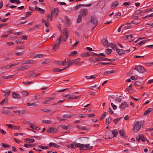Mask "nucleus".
Masks as SVG:
<instances>
[{
    "label": "nucleus",
    "instance_id": "f257e3e1",
    "mask_svg": "<svg viewBox=\"0 0 153 153\" xmlns=\"http://www.w3.org/2000/svg\"><path fill=\"white\" fill-rule=\"evenodd\" d=\"M62 40V35H61L60 37L58 38L55 43L52 45L53 51H55L56 50L58 49L59 48V45Z\"/></svg>",
    "mask_w": 153,
    "mask_h": 153
},
{
    "label": "nucleus",
    "instance_id": "f03ea898",
    "mask_svg": "<svg viewBox=\"0 0 153 153\" xmlns=\"http://www.w3.org/2000/svg\"><path fill=\"white\" fill-rule=\"evenodd\" d=\"M144 121L143 122L136 121L135 123V125L134 127L133 130L135 132H137L140 128L141 127V124L143 122H144Z\"/></svg>",
    "mask_w": 153,
    "mask_h": 153
},
{
    "label": "nucleus",
    "instance_id": "7ed1b4c3",
    "mask_svg": "<svg viewBox=\"0 0 153 153\" xmlns=\"http://www.w3.org/2000/svg\"><path fill=\"white\" fill-rule=\"evenodd\" d=\"M81 150H84L86 149H91L93 148V146H91L89 144H82V146H81Z\"/></svg>",
    "mask_w": 153,
    "mask_h": 153
},
{
    "label": "nucleus",
    "instance_id": "20e7f679",
    "mask_svg": "<svg viewBox=\"0 0 153 153\" xmlns=\"http://www.w3.org/2000/svg\"><path fill=\"white\" fill-rule=\"evenodd\" d=\"M134 69L140 73H144L146 71V69L141 65L136 66L134 68Z\"/></svg>",
    "mask_w": 153,
    "mask_h": 153
},
{
    "label": "nucleus",
    "instance_id": "39448f33",
    "mask_svg": "<svg viewBox=\"0 0 153 153\" xmlns=\"http://www.w3.org/2000/svg\"><path fill=\"white\" fill-rule=\"evenodd\" d=\"M118 130L117 129H116L111 131H107L106 132V135L109 136L110 135H111L112 134L114 137H116L118 134Z\"/></svg>",
    "mask_w": 153,
    "mask_h": 153
},
{
    "label": "nucleus",
    "instance_id": "423d86ee",
    "mask_svg": "<svg viewBox=\"0 0 153 153\" xmlns=\"http://www.w3.org/2000/svg\"><path fill=\"white\" fill-rule=\"evenodd\" d=\"M91 22L93 23L94 25L96 26L98 23V21L97 19V17L96 16H92L91 17Z\"/></svg>",
    "mask_w": 153,
    "mask_h": 153
},
{
    "label": "nucleus",
    "instance_id": "0eeeda50",
    "mask_svg": "<svg viewBox=\"0 0 153 153\" xmlns=\"http://www.w3.org/2000/svg\"><path fill=\"white\" fill-rule=\"evenodd\" d=\"M70 146L73 149H75L77 147H79L81 150V146H82V144L79 143H74L71 144Z\"/></svg>",
    "mask_w": 153,
    "mask_h": 153
},
{
    "label": "nucleus",
    "instance_id": "6e6552de",
    "mask_svg": "<svg viewBox=\"0 0 153 153\" xmlns=\"http://www.w3.org/2000/svg\"><path fill=\"white\" fill-rule=\"evenodd\" d=\"M10 68V65H7L3 66L2 68H1V71H0V74H2L4 73L6 71L7 69H8Z\"/></svg>",
    "mask_w": 153,
    "mask_h": 153
},
{
    "label": "nucleus",
    "instance_id": "1a4fd4ad",
    "mask_svg": "<svg viewBox=\"0 0 153 153\" xmlns=\"http://www.w3.org/2000/svg\"><path fill=\"white\" fill-rule=\"evenodd\" d=\"M80 15L83 17L85 16L88 13V11L87 9H83L80 11Z\"/></svg>",
    "mask_w": 153,
    "mask_h": 153
},
{
    "label": "nucleus",
    "instance_id": "9d476101",
    "mask_svg": "<svg viewBox=\"0 0 153 153\" xmlns=\"http://www.w3.org/2000/svg\"><path fill=\"white\" fill-rule=\"evenodd\" d=\"M102 44L105 46L109 47L110 43L108 40L105 39H103L102 41Z\"/></svg>",
    "mask_w": 153,
    "mask_h": 153
},
{
    "label": "nucleus",
    "instance_id": "9b49d317",
    "mask_svg": "<svg viewBox=\"0 0 153 153\" xmlns=\"http://www.w3.org/2000/svg\"><path fill=\"white\" fill-rule=\"evenodd\" d=\"M59 13V10L58 8H53L51 9V13H52V15H53L54 14H55L56 15V16H57Z\"/></svg>",
    "mask_w": 153,
    "mask_h": 153
},
{
    "label": "nucleus",
    "instance_id": "f8f14e48",
    "mask_svg": "<svg viewBox=\"0 0 153 153\" xmlns=\"http://www.w3.org/2000/svg\"><path fill=\"white\" fill-rule=\"evenodd\" d=\"M58 130V129L57 128H50L47 130V131L48 133H55Z\"/></svg>",
    "mask_w": 153,
    "mask_h": 153
},
{
    "label": "nucleus",
    "instance_id": "ddd939ff",
    "mask_svg": "<svg viewBox=\"0 0 153 153\" xmlns=\"http://www.w3.org/2000/svg\"><path fill=\"white\" fill-rule=\"evenodd\" d=\"M55 98L54 97H47L45 99V101H43L42 102V104H48L50 102V101L52 100L53 99H54Z\"/></svg>",
    "mask_w": 153,
    "mask_h": 153
},
{
    "label": "nucleus",
    "instance_id": "4468645a",
    "mask_svg": "<svg viewBox=\"0 0 153 153\" xmlns=\"http://www.w3.org/2000/svg\"><path fill=\"white\" fill-rule=\"evenodd\" d=\"M63 37L64 38V40L65 41H66L67 39H68V35L67 32V29L66 28H64L63 29Z\"/></svg>",
    "mask_w": 153,
    "mask_h": 153
},
{
    "label": "nucleus",
    "instance_id": "2eb2a0df",
    "mask_svg": "<svg viewBox=\"0 0 153 153\" xmlns=\"http://www.w3.org/2000/svg\"><path fill=\"white\" fill-rule=\"evenodd\" d=\"M132 35H126L123 37V38L125 40H129V42H131L134 40V39H131L132 38Z\"/></svg>",
    "mask_w": 153,
    "mask_h": 153
},
{
    "label": "nucleus",
    "instance_id": "dca6fc26",
    "mask_svg": "<svg viewBox=\"0 0 153 153\" xmlns=\"http://www.w3.org/2000/svg\"><path fill=\"white\" fill-rule=\"evenodd\" d=\"M36 62V61L35 60H26L22 62V64H33L34 63Z\"/></svg>",
    "mask_w": 153,
    "mask_h": 153
},
{
    "label": "nucleus",
    "instance_id": "f3484780",
    "mask_svg": "<svg viewBox=\"0 0 153 153\" xmlns=\"http://www.w3.org/2000/svg\"><path fill=\"white\" fill-rule=\"evenodd\" d=\"M136 139L138 141H139L141 140L142 141H143L145 140L144 136L141 134H139L136 137Z\"/></svg>",
    "mask_w": 153,
    "mask_h": 153
},
{
    "label": "nucleus",
    "instance_id": "a211bd4d",
    "mask_svg": "<svg viewBox=\"0 0 153 153\" xmlns=\"http://www.w3.org/2000/svg\"><path fill=\"white\" fill-rule=\"evenodd\" d=\"M30 67V66L29 65H25L18 68L17 70L19 71L20 70H23L29 68Z\"/></svg>",
    "mask_w": 153,
    "mask_h": 153
},
{
    "label": "nucleus",
    "instance_id": "6ab92c4d",
    "mask_svg": "<svg viewBox=\"0 0 153 153\" xmlns=\"http://www.w3.org/2000/svg\"><path fill=\"white\" fill-rule=\"evenodd\" d=\"M118 4V1H115L112 3L111 7L112 9H114L117 7Z\"/></svg>",
    "mask_w": 153,
    "mask_h": 153
},
{
    "label": "nucleus",
    "instance_id": "aec40b11",
    "mask_svg": "<svg viewBox=\"0 0 153 153\" xmlns=\"http://www.w3.org/2000/svg\"><path fill=\"white\" fill-rule=\"evenodd\" d=\"M116 51L120 55H121L125 53V51L123 49H118V48H117L116 49Z\"/></svg>",
    "mask_w": 153,
    "mask_h": 153
},
{
    "label": "nucleus",
    "instance_id": "412c9836",
    "mask_svg": "<svg viewBox=\"0 0 153 153\" xmlns=\"http://www.w3.org/2000/svg\"><path fill=\"white\" fill-rule=\"evenodd\" d=\"M49 147H51L52 146L56 148H59L60 147V146L59 145L53 143H49Z\"/></svg>",
    "mask_w": 153,
    "mask_h": 153
},
{
    "label": "nucleus",
    "instance_id": "4be33fe9",
    "mask_svg": "<svg viewBox=\"0 0 153 153\" xmlns=\"http://www.w3.org/2000/svg\"><path fill=\"white\" fill-rule=\"evenodd\" d=\"M42 23L44 24V25L47 27H48L50 23L49 22L46 21H45L44 19H42Z\"/></svg>",
    "mask_w": 153,
    "mask_h": 153
},
{
    "label": "nucleus",
    "instance_id": "5701e85b",
    "mask_svg": "<svg viewBox=\"0 0 153 153\" xmlns=\"http://www.w3.org/2000/svg\"><path fill=\"white\" fill-rule=\"evenodd\" d=\"M128 106V105L126 102H124L121 104L120 106V108L121 109H123L127 107Z\"/></svg>",
    "mask_w": 153,
    "mask_h": 153
},
{
    "label": "nucleus",
    "instance_id": "b1692460",
    "mask_svg": "<svg viewBox=\"0 0 153 153\" xmlns=\"http://www.w3.org/2000/svg\"><path fill=\"white\" fill-rule=\"evenodd\" d=\"M53 15H52V13L50 15L49 14H48L47 16V21L49 22L51 21L52 20V17Z\"/></svg>",
    "mask_w": 153,
    "mask_h": 153
},
{
    "label": "nucleus",
    "instance_id": "393cba45",
    "mask_svg": "<svg viewBox=\"0 0 153 153\" xmlns=\"http://www.w3.org/2000/svg\"><path fill=\"white\" fill-rule=\"evenodd\" d=\"M56 64L59 65L60 66L62 65L64 66L65 65V62L64 61H56L54 62Z\"/></svg>",
    "mask_w": 153,
    "mask_h": 153
},
{
    "label": "nucleus",
    "instance_id": "a878e982",
    "mask_svg": "<svg viewBox=\"0 0 153 153\" xmlns=\"http://www.w3.org/2000/svg\"><path fill=\"white\" fill-rule=\"evenodd\" d=\"M152 110L153 109L152 108H149L148 109L145 111L144 115H145L149 114L152 111Z\"/></svg>",
    "mask_w": 153,
    "mask_h": 153
},
{
    "label": "nucleus",
    "instance_id": "bb28decb",
    "mask_svg": "<svg viewBox=\"0 0 153 153\" xmlns=\"http://www.w3.org/2000/svg\"><path fill=\"white\" fill-rule=\"evenodd\" d=\"M36 8H34L32 7H31L30 6L29 7V10L31 11L30 12H31V13L33 11H34L35 10H36V11H38V7L37 6H35Z\"/></svg>",
    "mask_w": 153,
    "mask_h": 153
},
{
    "label": "nucleus",
    "instance_id": "cd10ccee",
    "mask_svg": "<svg viewBox=\"0 0 153 153\" xmlns=\"http://www.w3.org/2000/svg\"><path fill=\"white\" fill-rule=\"evenodd\" d=\"M106 59H107V58H104V57H99L98 58H96L95 59V60L97 61H106Z\"/></svg>",
    "mask_w": 153,
    "mask_h": 153
},
{
    "label": "nucleus",
    "instance_id": "c85d7f7f",
    "mask_svg": "<svg viewBox=\"0 0 153 153\" xmlns=\"http://www.w3.org/2000/svg\"><path fill=\"white\" fill-rule=\"evenodd\" d=\"M65 23L66 24H68L70 23V19L67 16H65Z\"/></svg>",
    "mask_w": 153,
    "mask_h": 153
},
{
    "label": "nucleus",
    "instance_id": "c756f323",
    "mask_svg": "<svg viewBox=\"0 0 153 153\" xmlns=\"http://www.w3.org/2000/svg\"><path fill=\"white\" fill-rule=\"evenodd\" d=\"M79 97H76L74 95H69L68 98L69 99H77Z\"/></svg>",
    "mask_w": 153,
    "mask_h": 153
},
{
    "label": "nucleus",
    "instance_id": "7c9ffc66",
    "mask_svg": "<svg viewBox=\"0 0 153 153\" xmlns=\"http://www.w3.org/2000/svg\"><path fill=\"white\" fill-rule=\"evenodd\" d=\"M13 98L18 99H19L20 97V96L18 94L15 93V92L13 93Z\"/></svg>",
    "mask_w": 153,
    "mask_h": 153
},
{
    "label": "nucleus",
    "instance_id": "2f4dec72",
    "mask_svg": "<svg viewBox=\"0 0 153 153\" xmlns=\"http://www.w3.org/2000/svg\"><path fill=\"white\" fill-rule=\"evenodd\" d=\"M111 121V119L110 117L106 119L105 124L106 125H108Z\"/></svg>",
    "mask_w": 153,
    "mask_h": 153
},
{
    "label": "nucleus",
    "instance_id": "473e14b6",
    "mask_svg": "<svg viewBox=\"0 0 153 153\" xmlns=\"http://www.w3.org/2000/svg\"><path fill=\"white\" fill-rule=\"evenodd\" d=\"M119 133L122 136L124 137H126V135L125 134V133L124 132V130L123 129L120 130V131H119Z\"/></svg>",
    "mask_w": 153,
    "mask_h": 153
},
{
    "label": "nucleus",
    "instance_id": "72a5a7b5",
    "mask_svg": "<svg viewBox=\"0 0 153 153\" xmlns=\"http://www.w3.org/2000/svg\"><path fill=\"white\" fill-rule=\"evenodd\" d=\"M114 72V70H111V71H108L105 72L104 73V74L106 75L107 74H110L111 73H113Z\"/></svg>",
    "mask_w": 153,
    "mask_h": 153
},
{
    "label": "nucleus",
    "instance_id": "f704fd0d",
    "mask_svg": "<svg viewBox=\"0 0 153 153\" xmlns=\"http://www.w3.org/2000/svg\"><path fill=\"white\" fill-rule=\"evenodd\" d=\"M77 5L78 6V7H79V8H80V7H81L82 6L88 7H90L91 5V4H79V5Z\"/></svg>",
    "mask_w": 153,
    "mask_h": 153
},
{
    "label": "nucleus",
    "instance_id": "c9c22d12",
    "mask_svg": "<svg viewBox=\"0 0 153 153\" xmlns=\"http://www.w3.org/2000/svg\"><path fill=\"white\" fill-rule=\"evenodd\" d=\"M96 75H93L90 76H86L85 78L87 79H95L96 78Z\"/></svg>",
    "mask_w": 153,
    "mask_h": 153
},
{
    "label": "nucleus",
    "instance_id": "e433bc0d",
    "mask_svg": "<svg viewBox=\"0 0 153 153\" xmlns=\"http://www.w3.org/2000/svg\"><path fill=\"white\" fill-rule=\"evenodd\" d=\"M15 74L11 75H9L7 76H4V77H3V78H4L5 79H10L11 78H13V77H14L15 76Z\"/></svg>",
    "mask_w": 153,
    "mask_h": 153
},
{
    "label": "nucleus",
    "instance_id": "4c0bfd02",
    "mask_svg": "<svg viewBox=\"0 0 153 153\" xmlns=\"http://www.w3.org/2000/svg\"><path fill=\"white\" fill-rule=\"evenodd\" d=\"M73 61L74 62V64L75 65H77L78 64V63L80 61V59L77 58V59H75L74 60H73Z\"/></svg>",
    "mask_w": 153,
    "mask_h": 153
},
{
    "label": "nucleus",
    "instance_id": "58836bf2",
    "mask_svg": "<svg viewBox=\"0 0 153 153\" xmlns=\"http://www.w3.org/2000/svg\"><path fill=\"white\" fill-rule=\"evenodd\" d=\"M82 16L80 15H79L78 16V17L77 20V22L78 23L81 22L82 21Z\"/></svg>",
    "mask_w": 153,
    "mask_h": 153
},
{
    "label": "nucleus",
    "instance_id": "ea45409f",
    "mask_svg": "<svg viewBox=\"0 0 153 153\" xmlns=\"http://www.w3.org/2000/svg\"><path fill=\"white\" fill-rule=\"evenodd\" d=\"M30 127L34 129H35L36 130H38V129H37L38 128V127L36 126H35L34 124H30Z\"/></svg>",
    "mask_w": 153,
    "mask_h": 153
},
{
    "label": "nucleus",
    "instance_id": "a19ab883",
    "mask_svg": "<svg viewBox=\"0 0 153 153\" xmlns=\"http://www.w3.org/2000/svg\"><path fill=\"white\" fill-rule=\"evenodd\" d=\"M45 12V10L39 7V13L43 14Z\"/></svg>",
    "mask_w": 153,
    "mask_h": 153
},
{
    "label": "nucleus",
    "instance_id": "79ce46f5",
    "mask_svg": "<svg viewBox=\"0 0 153 153\" xmlns=\"http://www.w3.org/2000/svg\"><path fill=\"white\" fill-rule=\"evenodd\" d=\"M77 53V51H74L70 52V54L69 55V56H74Z\"/></svg>",
    "mask_w": 153,
    "mask_h": 153
},
{
    "label": "nucleus",
    "instance_id": "37998d69",
    "mask_svg": "<svg viewBox=\"0 0 153 153\" xmlns=\"http://www.w3.org/2000/svg\"><path fill=\"white\" fill-rule=\"evenodd\" d=\"M8 99L7 98L4 99L2 101L0 102V105H3L5 102H7Z\"/></svg>",
    "mask_w": 153,
    "mask_h": 153
},
{
    "label": "nucleus",
    "instance_id": "c03bdc74",
    "mask_svg": "<svg viewBox=\"0 0 153 153\" xmlns=\"http://www.w3.org/2000/svg\"><path fill=\"white\" fill-rule=\"evenodd\" d=\"M112 50L110 49H107L106 50L105 52V53L108 54H110L112 52Z\"/></svg>",
    "mask_w": 153,
    "mask_h": 153
},
{
    "label": "nucleus",
    "instance_id": "a18cd8bd",
    "mask_svg": "<svg viewBox=\"0 0 153 153\" xmlns=\"http://www.w3.org/2000/svg\"><path fill=\"white\" fill-rule=\"evenodd\" d=\"M24 53V51H23L22 52H20L16 53H15V54L16 56H21Z\"/></svg>",
    "mask_w": 153,
    "mask_h": 153
},
{
    "label": "nucleus",
    "instance_id": "49530a36",
    "mask_svg": "<svg viewBox=\"0 0 153 153\" xmlns=\"http://www.w3.org/2000/svg\"><path fill=\"white\" fill-rule=\"evenodd\" d=\"M42 121L45 123L50 124L51 123V121L50 120H42Z\"/></svg>",
    "mask_w": 153,
    "mask_h": 153
},
{
    "label": "nucleus",
    "instance_id": "de8ad7c7",
    "mask_svg": "<svg viewBox=\"0 0 153 153\" xmlns=\"http://www.w3.org/2000/svg\"><path fill=\"white\" fill-rule=\"evenodd\" d=\"M0 111L2 113L4 114H7L9 113V112L8 111L3 109L1 110Z\"/></svg>",
    "mask_w": 153,
    "mask_h": 153
},
{
    "label": "nucleus",
    "instance_id": "09e8293b",
    "mask_svg": "<svg viewBox=\"0 0 153 153\" xmlns=\"http://www.w3.org/2000/svg\"><path fill=\"white\" fill-rule=\"evenodd\" d=\"M20 128V126H13V127H12V129H13V130H19Z\"/></svg>",
    "mask_w": 153,
    "mask_h": 153
},
{
    "label": "nucleus",
    "instance_id": "8fccbe9b",
    "mask_svg": "<svg viewBox=\"0 0 153 153\" xmlns=\"http://www.w3.org/2000/svg\"><path fill=\"white\" fill-rule=\"evenodd\" d=\"M27 105H28L29 106H36V105H37V104L36 102H34V103H27Z\"/></svg>",
    "mask_w": 153,
    "mask_h": 153
},
{
    "label": "nucleus",
    "instance_id": "3c124183",
    "mask_svg": "<svg viewBox=\"0 0 153 153\" xmlns=\"http://www.w3.org/2000/svg\"><path fill=\"white\" fill-rule=\"evenodd\" d=\"M1 145H2L3 147L4 148L7 147L9 148L10 147V146L9 145H7L6 144L1 143Z\"/></svg>",
    "mask_w": 153,
    "mask_h": 153
},
{
    "label": "nucleus",
    "instance_id": "603ef678",
    "mask_svg": "<svg viewBox=\"0 0 153 153\" xmlns=\"http://www.w3.org/2000/svg\"><path fill=\"white\" fill-rule=\"evenodd\" d=\"M134 84L136 86H140L141 85L142 82L137 81L135 82Z\"/></svg>",
    "mask_w": 153,
    "mask_h": 153
},
{
    "label": "nucleus",
    "instance_id": "864d4df0",
    "mask_svg": "<svg viewBox=\"0 0 153 153\" xmlns=\"http://www.w3.org/2000/svg\"><path fill=\"white\" fill-rule=\"evenodd\" d=\"M106 112H105L103 113V114H102V115L101 116V117L100 118V120H102V119L105 118V116H106Z\"/></svg>",
    "mask_w": 153,
    "mask_h": 153
},
{
    "label": "nucleus",
    "instance_id": "5fc2aeb1",
    "mask_svg": "<svg viewBox=\"0 0 153 153\" xmlns=\"http://www.w3.org/2000/svg\"><path fill=\"white\" fill-rule=\"evenodd\" d=\"M23 83L25 85H28L32 83V82H30V81L26 82H23Z\"/></svg>",
    "mask_w": 153,
    "mask_h": 153
},
{
    "label": "nucleus",
    "instance_id": "6e6d98bb",
    "mask_svg": "<svg viewBox=\"0 0 153 153\" xmlns=\"http://www.w3.org/2000/svg\"><path fill=\"white\" fill-rule=\"evenodd\" d=\"M36 27L38 28V24L36 25L35 26H33L32 28H30L29 29V30L30 31H32L33 30H34Z\"/></svg>",
    "mask_w": 153,
    "mask_h": 153
},
{
    "label": "nucleus",
    "instance_id": "4d7b16f0",
    "mask_svg": "<svg viewBox=\"0 0 153 153\" xmlns=\"http://www.w3.org/2000/svg\"><path fill=\"white\" fill-rule=\"evenodd\" d=\"M26 113V111L24 110H19V114H23Z\"/></svg>",
    "mask_w": 153,
    "mask_h": 153
},
{
    "label": "nucleus",
    "instance_id": "13d9d810",
    "mask_svg": "<svg viewBox=\"0 0 153 153\" xmlns=\"http://www.w3.org/2000/svg\"><path fill=\"white\" fill-rule=\"evenodd\" d=\"M38 74H37V75H36L35 74H31L28 75L27 76L28 77H35L36 75H37Z\"/></svg>",
    "mask_w": 153,
    "mask_h": 153
},
{
    "label": "nucleus",
    "instance_id": "bf43d9fd",
    "mask_svg": "<svg viewBox=\"0 0 153 153\" xmlns=\"http://www.w3.org/2000/svg\"><path fill=\"white\" fill-rule=\"evenodd\" d=\"M26 13L27 14H25V16H26L27 18L31 15V12H26Z\"/></svg>",
    "mask_w": 153,
    "mask_h": 153
},
{
    "label": "nucleus",
    "instance_id": "052dcab7",
    "mask_svg": "<svg viewBox=\"0 0 153 153\" xmlns=\"http://www.w3.org/2000/svg\"><path fill=\"white\" fill-rule=\"evenodd\" d=\"M0 132L3 135H5L6 134V131H5L3 130L2 129H1L0 128Z\"/></svg>",
    "mask_w": 153,
    "mask_h": 153
},
{
    "label": "nucleus",
    "instance_id": "680f3d73",
    "mask_svg": "<svg viewBox=\"0 0 153 153\" xmlns=\"http://www.w3.org/2000/svg\"><path fill=\"white\" fill-rule=\"evenodd\" d=\"M24 146L26 148H29V147H32L33 146V145H32L31 144H24Z\"/></svg>",
    "mask_w": 153,
    "mask_h": 153
},
{
    "label": "nucleus",
    "instance_id": "e2e57ef3",
    "mask_svg": "<svg viewBox=\"0 0 153 153\" xmlns=\"http://www.w3.org/2000/svg\"><path fill=\"white\" fill-rule=\"evenodd\" d=\"M63 117L65 118H71V117L72 116L70 115L64 114L63 115Z\"/></svg>",
    "mask_w": 153,
    "mask_h": 153
},
{
    "label": "nucleus",
    "instance_id": "0e129e2a",
    "mask_svg": "<svg viewBox=\"0 0 153 153\" xmlns=\"http://www.w3.org/2000/svg\"><path fill=\"white\" fill-rule=\"evenodd\" d=\"M22 94L24 95L27 96L28 94V93L27 91H22Z\"/></svg>",
    "mask_w": 153,
    "mask_h": 153
},
{
    "label": "nucleus",
    "instance_id": "69168bd1",
    "mask_svg": "<svg viewBox=\"0 0 153 153\" xmlns=\"http://www.w3.org/2000/svg\"><path fill=\"white\" fill-rule=\"evenodd\" d=\"M111 105L113 107V109L115 110L117 108V106L115 105H114L113 103H111Z\"/></svg>",
    "mask_w": 153,
    "mask_h": 153
},
{
    "label": "nucleus",
    "instance_id": "338daca9",
    "mask_svg": "<svg viewBox=\"0 0 153 153\" xmlns=\"http://www.w3.org/2000/svg\"><path fill=\"white\" fill-rule=\"evenodd\" d=\"M78 117L81 118H84L85 117V114H79L78 115Z\"/></svg>",
    "mask_w": 153,
    "mask_h": 153
},
{
    "label": "nucleus",
    "instance_id": "774afa93",
    "mask_svg": "<svg viewBox=\"0 0 153 153\" xmlns=\"http://www.w3.org/2000/svg\"><path fill=\"white\" fill-rule=\"evenodd\" d=\"M50 60L49 59H46L45 61L42 62V64H45L49 63Z\"/></svg>",
    "mask_w": 153,
    "mask_h": 153
}]
</instances>
